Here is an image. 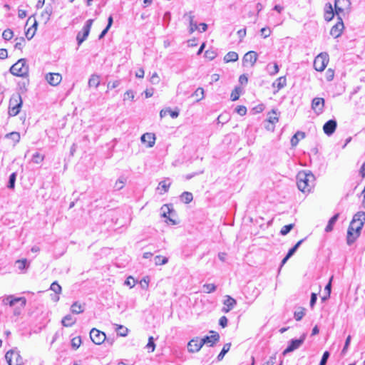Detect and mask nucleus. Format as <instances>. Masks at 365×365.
<instances>
[{"label":"nucleus","instance_id":"obj_1","mask_svg":"<svg viewBox=\"0 0 365 365\" xmlns=\"http://www.w3.org/2000/svg\"><path fill=\"white\" fill-rule=\"evenodd\" d=\"M297 180L298 189L302 192H309L314 186L315 177L311 172H299Z\"/></svg>","mask_w":365,"mask_h":365},{"label":"nucleus","instance_id":"obj_2","mask_svg":"<svg viewBox=\"0 0 365 365\" xmlns=\"http://www.w3.org/2000/svg\"><path fill=\"white\" fill-rule=\"evenodd\" d=\"M10 72L14 76L19 77H25L29 73V66L26 65V60L25 58L19 59L10 68Z\"/></svg>","mask_w":365,"mask_h":365},{"label":"nucleus","instance_id":"obj_3","mask_svg":"<svg viewBox=\"0 0 365 365\" xmlns=\"http://www.w3.org/2000/svg\"><path fill=\"white\" fill-rule=\"evenodd\" d=\"M365 222V212L361 211L356 213L350 222V230H355L356 237L360 235V232Z\"/></svg>","mask_w":365,"mask_h":365},{"label":"nucleus","instance_id":"obj_4","mask_svg":"<svg viewBox=\"0 0 365 365\" xmlns=\"http://www.w3.org/2000/svg\"><path fill=\"white\" fill-rule=\"evenodd\" d=\"M22 106L21 96L19 93L12 95L9 100V114L11 116H16L20 112Z\"/></svg>","mask_w":365,"mask_h":365},{"label":"nucleus","instance_id":"obj_5","mask_svg":"<svg viewBox=\"0 0 365 365\" xmlns=\"http://www.w3.org/2000/svg\"><path fill=\"white\" fill-rule=\"evenodd\" d=\"M5 358L9 365H22L24 364L23 358L16 349L8 351Z\"/></svg>","mask_w":365,"mask_h":365},{"label":"nucleus","instance_id":"obj_6","mask_svg":"<svg viewBox=\"0 0 365 365\" xmlns=\"http://www.w3.org/2000/svg\"><path fill=\"white\" fill-rule=\"evenodd\" d=\"M329 55L327 53H319L314 61V67L317 71H323L329 63Z\"/></svg>","mask_w":365,"mask_h":365},{"label":"nucleus","instance_id":"obj_7","mask_svg":"<svg viewBox=\"0 0 365 365\" xmlns=\"http://www.w3.org/2000/svg\"><path fill=\"white\" fill-rule=\"evenodd\" d=\"M93 22V19L87 20L82 30L78 33L76 40L78 46H80L88 36Z\"/></svg>","mask_w":365,"mask_h":365},{"label":"nucleus","instance_id":"obj_8","mask_svg":"<svg viewBox=\"0 0 365 365\" xmlns=\"http://www.w3.org/2000/svg\"><path fill=\"white\" fill-rule=\"evenodd\" d=\"M306 339V334H303L299 339H292L287 347L284 350L283 355H286L287 354L294 351V350L299 349L302 344L304 343Z\"/></svg>","mask_w":365,"mask_h":365},{"label":"nucleus","instance_id":"obj_9","mask_svg":"<svg viewBox=\"0 0 365 365\" xmlns=\"http://www.w3.org/2000/svg\"><path fill=\"white\" fill-rule=\"evenodd\" d=\"M351 7L350 0H335L334 9L337 17L341 16V14L345 11H349Z\"/></svg>","mask_w":365,"mask_h":365},{"label":"nucleus","instance_id":"obj_10","mask_svg":"<svg viewBox=\"0 0 365 365\" xmlns=\"http://www.w3.org/2000/svg\"><path fill=\"white\" fill-rule=\"evenodd\" d=\"M90 338L94 344L100 345L105 342L106 336L104 332L93 328L90 331Z\"/></svg>","mask_w":365,"mask_h":365},{"label":"nucleus","instance_id":"obj_11","mask_svg":"<svg viewBox=\"0 0 365 365\" xmlns=\"http://www.w3.org/2000/svg\"><path fill=\"white\" fill-rule=\"evenodd\" d=\"M337 23L332 26L330 31V34L334 38H338L341 35L342 31L344 29V23L341 16L337 17Z\"/></svg>","mask_w":365,"mask_h":365},{"label":"nucleus","instance_id":"obj_12","mask_svg":"<svg viewBox=\"0 0 365 365\" xmlns=\"http://www.w3.org/2000/svg\"><path fill=\"white\" fill-rule=\"evenodd\" d=\"M212 334L211 336H205L204 338L200 339L202 346L204 344H209L210 346H213L220 340V335L217 332L210 331Z\"/></svg>","mask_w":365,"mask_h":365},{"label":"nucleus","instance_id":"obj_13","mask_svg":"<svg viewBox=\"0 0 365 365\" xmlns=\"http://www.w3.org/2000/svg\"><path fill=\"white\" fill-rule=\"evenodd\" d=\"M324 99L323 98H314L312 101V108L317 114H321L324 110Z\"/></svg>","mask_w":365,"mask_h":365},{"label":"nucleus","instance_id":"obj_14","mask_svg":"<svg viewBox=\"0 0 365 365\" xmlns=\"http://www.w3.org/2000/svg\"><path fill=\"white\" fill-rule=\"evenodd\" d=\"M202 347V342L198 337L191 339L187 344V350L190 353L197 352Z\"/></svg>","mask_w":365,"mask_h":365},{"label":"nucleus","instance_id":"obj_15","mask_svg":"<svg viewBox=\"0 0 365 365\" xmlns=\"http://www.w3.org/2000/svg\"><path fill=\"white\" fill-rule=\"evenodd\" d=\"M225 298L226 299L223 302L224 307L222 309V312L224 313H228L235 307L237 304V302L234 298L229 295H226Z\"/></svg>","mask_w":365,"mask_h":365},{"label":"nucleus","instance_id":"obj_16","mask_svg":"<svg viewBox=\"0 0 365 365\" xmlns=\"http://www.w3.org/2000/svg\"><path fill=\"white\" fill-rule=\"evenodd\" d=\"M336 126V121L335 120L331 119L324 123L323 126V130L326 135L329 136L334 133Z\"/></svg>","mask_w":365,"mask_h":365},{"label":"nucleus","instance_id":"obj_17","mask_svg":"<svg viewBox=\"0 0 365 365\" xmlns=\"http://www.w3.org/2000/svg\"><path fill=\"white\" fill-rule=\"evenodd\" d=\"M46 79L50 85L56 86L61 83L62 77L58 73H49L46 74Z\"/></svg>","mask_w":365,"mask_h":365},{"label":"nucleus","instance_id":"obj_18","mask_svg":"<svg viewBox=\"0 0 365 365\" xmlns=\"http://www.w3.org/2000/svg\"><path fill=\"white\" fill-rule=\"evenodd\" d=\"M141 141L147 143V148H152L155 143V135L150 133H146L141 136Z\"/></svg>","mask_w":365,"mask_h":365},{"label":"nucleus","instance_id":"obj_19","mask_svg":"<svg viewBox=\"0 0 365 365\" xmlns=\"http://www.w3.org/2000/svg\"><path fill=\"white\" fill-rule=\"evenodd\" d=\"M257 52L253 51H248L243 57V63H250L251 66H253L257 60Z\"/></svg>","mask_w":365,"mask_h":365},{"label":"nucleus","instance_id":"obj_20","mask_svg":"<svg viewBox=\"0 0 365 365\" xmlns=\"http://www.w3.org/2000/svg\"><path fill=\"white\" fill-rule=\"evenodd\" d=\"M162 214L161 216L163 217L167 218L170 222H172L173 225H175L176 222L171 219L168 215H170L172 212H173V205H163L161 207Z\"/></svg>","mask_w":365,"mask_h":365},{"label":"nucleus","instance_id":"obj_21","mask_svg":"<svg viewBox=\"0 0 365 365\" xmlns=\"http://www.w3.org/2000/svg\"><path fill=\"white\" fill-rule=\"evenodd\" d=\"M334 16V12L331 3H327L324 8V19L327 21H330Z\"/></svg>","mask_w":365,"mask_h":365},{"label":"nucleus","instance_id":"obj_22","mask_svg":"<svg viewBox=\"0 0 365 365\" xmlns=\"http://www.w3.org/2000/svg\"><path fill=\"white\" fill-rule=\"evenodd\" d=\"M287 85V79L285 76H281L275 80L272 83V87H277V90L274 93L278 92L280 89L283 88Z\"/></svg>","mask_w":365,"mask_h":365},{"label":"nucleus","instance_id":"obj_23","mask_svg":"<svg viewBox=\"0 0 365 365\" xmlns=\"http://www.w3.org/2000/svg\"><path fill=\"white\" fill-rule=\"evenodd\" d=\"M76 322V319L73 318L71 314L66 315L61 320V324L63 327H71Z\"/></svg>","mask_w":365,"mask_h":365},{"label":"nucleus","instance_id":"obj_24","mask_svg":"<svg viewBox=\"0 0 365 365\" xmlns=\"http://www.w3.org/2000/svg\"><path fill=\"white\" fill-rule=\"evenodd\" d=\"M359 237L356 235L355 230H350V225L347 230L346 242L349 245L353 244Z\"/></svg>","mask_w":365,"mask_h":365},{"label":"nucleus","instance_id":"obj_25","mask_svg":"<svg viewBox=\"0 0 365 365\" xmlns=\"http://www.w3.org/2000/svg\"><path fill=\"white\" fill-rule=\"evenodd\" d=\"M305 137L304 132L297 131L291 138L290 143L292 146H296L300 139H303Z\"/></svg>","mask_w":365,"mask_h":365},{"label":"nucleus","instance_id":"obj_26","mask_svg":"<svg viewBox=\"0 0 365 365\" xmlns=\"http://www.w3.org/2000/svg\"><path fill=\"white\" fill-rule=\"evenodd\" d=\"M185 16H187L190 21V33H193L195 30L197 29V25L196 22L194 21V15L192 11L186 14Z\"/></svg>","mask_w":365,"mask_h":365},{"label":"nucleus","instance_id":"obj_27","mask_svg":"<svg viewBox=\"0 0 365 365\" xmlns=\"http://www.w3.org/2000/svg\"><path fill=\"white\" fill-rule=\"evenodd\" d=\"M100 85V76L96 74H92L88 80V86L98 88Z\"/></svg>","mask_w":365,"mask_h":365},{"label":"nucleus","instance_id":"obj_28","mask_svg":"<svg viewBox=\"0 0 365 365\" xmlns=\"http://www.w3.org/2000/svg\"><path fill=\"white\" fill-rule=\"evenodd\" d=\"M279 120L277 110L272 109L271 112L268 113L267 122L270 124L274 125Z\"/></svg>","mask_w":365,"mask_h":365},{"label":"nucleus","instance_id":"obj_29","mask_svg":"<svg viewBox=\"0 0 365 365\" xmlns=\"http://www.w3.org/2000/svg\"><path fill=\"white\" fill-rule=\"evenodd\" d=\"M266 70L269 75L274 76L279 72V66L277 63H268L266 66Z\"/></svg>","mask_w":365,"mask_h":365},{"label":"nucleus","instance_id":"obj_30","mask_svg":"<svg viewBox=\"0 0 365 365\" xmlns=\"http://www.w3.org/2000/svg\"><path fill=\"white\" fill-rule=\"evenodd\" d=\"M339 216V213L335 214L331 219L329 220L327 225L325 227V232H329L333 230L334 225L338 220Z\"/></svg>","mask_w":365,"mask_h":365},{"label":"nucleus","instance_id":"obj_31","mask_svg":"<svg viewBox=\"0 0 365 365\" xmlns=\"http://www.w3.org/2000/svg\"><path fill=\"white\" fill-rule=\"evenodd\" d=\"M52 14V8L51 6H46L43 11L41 14V19L47 23L50 20V17Z\"/></svg>","mask_w":365,"mask_h":365},{"label":"nucleus","instance_id":"obj_32","mask_svg":"<svg viewBox=\"0 0 365 365\" xmlns=\"http://www.w3.org/2000/svg\"><path fill=\"white\" fill-rule=\"evenodd\" d=\"M238 59V54L235 51L228 52L224 57V61L227 63L235 62Z\"/></svg>","mask_w":365,"mask_h":365},{"label":"nucleus","instance_id":"obj_33","mask_svg":"<svg viewBox=\"0 0 365 365\" xmlns=\"http://www.w3.org/2000/svg\"><path fill=\"white\" fill-rule=\"evenodd\" d=\"M15 264L21 271L26 269L29 266V262L26 259H18L16 261Z\"/></svg>","mask_w":365,"mask_h":365},{"label":"nucleus","instance_id":"obj_34","mask_svg":"<svg viewBox=\"0 0 365 365\" xmlns=\"http://www.w3.org/2000/svg\"><path fill=\"white\" fill-rule=\"evenodd\" d=\"M193 199L192 194L190 192H184L180 195V200L182 202L188 204L190 203Z\"/></svg>","mask_w":365,"mask_h":365},{"label":"nucleus","instance_id":"obj_35","mask_svg":"<svg viewBox=\"0 0 365 365\" xmlns=\"http://www.w3.org/2000/svg\"><path fill=\"white\" fill-rule=\"evenodd\" d=\"M71 311L73 314H81L83 312L84 309L77 302H74L71 307Z\"/></svg>","mask_w":365,"mask_h":365},{"label":"nucleus","instance_id":"obj_36","mask_svg":"<svg viewBox=\"0 0 365 365\" xmlns=\"http://www.w3.org/2000/svg\"><path fill=\"white\" fill-rule=\"evenodd\" d=\"M230 346V343H227L223 346L222 349L217 357L218 361H221L224 358L225 355L229 351Z\"/></svg>","mask_w":365,"mask_h":365},{"label":"nucleus","instance_id":"obj_37","mask_svg":"<svg viewBox=\"0 0 365 365\" xmlns=\"http://www.w3.org/2000/svg\"><path fill=\"white\" fill-rule=\"evenodd\" d=\"M305 314V309L303 307H299L297 310L294 312V316L297 321H300Z\"/></svg>","mask_w":365,"mask_h":365},{"label":"nucleus","instance_id":"obj_38","mask_svg":"<svg viewBox=\"0 0 365 365\" xmlns=\"http://www.w3.org/2000/svg\"><path fill=\"white\" fill-rule=\"evenodd\" d=\"M154 262L155 265H163L168 263V259L165 257L158 255L155 257Z\"/></svg>","mask_w":365,"mask_h":365},{"label":"nucleus","instance_id":"obj_39","mask_svg":"<svg viewBox=\"0 0 365 365\" xmlns=\"http://www.w3.org/2000/svg\"><path fill=\"white\" fill-rule=\"evenodd\" d=\"M192 96L197 98L196 101H200L204 98V89L200 87L197 88Z\"/></svg>","mask_w":365,"mask_h":365},{"label":"nucleus","instance_id":"obj_40","mask_svg":"<svg viewBox=\"0 0 365 365\" xmlns=\"http://www.w3.org/2000/svg\"><path fill=\"white\" fill-rule=\"evenodd\" d=\"M202 288L204 292L210 294L214 292L216 290L217 287L214 284H205L202 286Z\"/></svg>","mask_w":365,"mask_h":365},{"label":"nucleus","instance_id":"obj_41","mask_svg":"<svg viewBox=\"0 0 365 365\" xmlns=\"http://www.w3.org/2000/svg\"><path fill=\"white\" fill-rule=\"evenodd\" d=\"M6 138L11 139L15 143H16L20 140V134L18 132H11L6 134Z\"/></svg>","mask_w":365,"mask_h":365},{"label":"nucleus","instance_id":"obj_42","mask_svg":"<svg viewBox=\"0 0 365 365\" xmlns=\"http://www.w3.org/2000/svg\"><path fill=\"white\" fill-rule=\"evenodd\" d=\"M241 89L239 87H236L231 93L230 98L232 101H235L239 99Z\"/></svg>","mask_w":365,"mask_h":365},{"label":"nucleus","instance_id":"obj_43","mask_svg":"<svg viewBox=\"0 0 365 365\" xmlns=\"http://www.w3.org/2000/svg\"><path fill=\"white\" fill-rule=\"evenodd\" d=\"M16 179V173H13L10 175L8 183V187L9 189H14L15 187V182Z\"/></svg>","mask_w":365,"mask_h":365},{"label":"nucleus","instance_id":"obj_44","mask_svg":"<svg viewBox=\"0 0 365 365\" xmlns=\"http://www.w3.org/2000/svg\"><path fill=\"white\" fill-rule=\"evenodd\" d=\"M14 33L10 29H7L3 31L2 37L4 40L9 41L13 38Z\"/></svg>","mask_w":365,"mask_h":365},{"label":"nucleus","instance_id":"obj_45","mask_svg":"<svg viewBox=\"0 0 365 365\" xmlns=\"http://www.w3.org/2000/svg\"><path fill=\"white\" fill-rule=\"evenodd\" d=\"M135 98V93L132 90H128L123 95V101H125L127 100H130L132 101H134Z\"/></svg>","mask_w":365,"mask_h":365},{"label":"nucleus","instance_id":"obj_46","mask_svg":"<svg viewBox=\"0 0 365 365\" xmlns=\"http://www.w3.org/2000/svg\"><path fill=\"white\" fill-rule=\"evenodd\" d=\"M333 279V276L331 277L328 284L325 286L324 291L327 293V297H324L322 298L323 300H326L328 297H330L331 290V281Z\"/></svg>","mask_w":365,"mask_h":365},{"label":"nucleus","instance_id":"obj_47","mask_svg":"<svg viewBox=\"0 0 365 365\" xmlns=\"http://www.w3.org/2000/svg\"><path fill=\"white\" fill-rule=\"evenodd\" d=\"M81 344V338L80 336L74 337L71 339V346L74 349H77Z\"/></svg>","mask_w":365,"mask_h":365},{"label":"nucleus","instance_id":"obj_48","mask_svg":"<svg viewBox=\"0 0 365 365\" xmlns=\"http://www.w3.org/2000/svg\"><path fill=\"white\" fill-rule=\"evenodd\" d=\"M125 183V179L124 178H120L115 183L114 187L117 190H121Z\"/></svg>","mask_w":365,"mask_h":365},{"label":"nucleus","instance_id":"obj_49","mask_svg":"<svg viewBox=\"0 0 365 365\" xmlns=\"http://www.w3.org/2000/svg\"><path fill=\"white\" fill-rule=\"evenodd\" d=\"M293 227H294L293 224L284 225L282 227V229L280 230V234L282 235H286L292 230Z\"/></svg>","mask_w":365,"mask_h":365},{"label":"nucleus","instance_id":"obj_50","mask_svg":"<svg viewBox=\"0 0 365 365\" xmlns=\"http://www.w3.org/2000/svg\"><path fill=\"white\" fill-rule=\"evenodd\" d=\"M118 334L120 336H126L128 334V329L122 325H119L117 329Z\"/></svg>","mask_w":365,"mask_h":365},{"label":"nucleus","instance_id":"obj_51","mask_svg":"<svg viewBox=\"0 0 365 365\" xmlns=\"http://www.w3.org/2000/svg\"><path fill=\"white\" fill-rule=\"evenodd\" d=\"M44 159V157L38 153H36L33 155L32 160L34 163L39 164Z\"/></svg>","mask_w":365,"mask_h":365},{"label":"nucleus","instance_id":"obj_52","mask_svg":"<svg viewBox=\"0 0 365 365\" xmlns=\"http://www.w3.org/2000/svg\"><path fill=\"white\" fill-rule=\"evenodd\" d=\"M50 289L56 294H60L61 292V287L56 282L51 284Z\"/></svg>","mask_w":365,"mask_h":365},{"label":"nucleus","instance_id":"obj_53","mask_svg":"<svg viewBox=\"0 0 365 365\" xmlns=\"http://www.w3.org/2000/svg\"><path fill=\"white\" fill-rule=\"evenodd\" d=\"M146 348L148 349H150V351H149V352H153L155 350V344L154 343V339L153 336H150L148 338V342L146 345Z\"/></svg>","mask_w":365,"mask_h":365},{"label":"nucleus","instance_id":"obj_54","mask_svg":"<svg viewBox=\"0 0 365 365\" xmlns=\"http://www.w3.org/2000/svg\"><path fill=\"white\" fill-rule=\"evenodd\" d=\"M16 41H17L14 45V48L16 49L21 50L24 47L25 39L24 37H21L20 38H16Z\"/></svg>","mask_w":365,"mask_h":365},{"label":"nucleus","instance_id":"obj_55","mask_svg":"<svg viewBox=\"0 0 365 365\" xmlns=\"http://www.w3.org/2000/svg\"><path fill=\"white\" fill-rule=\"evenodd\" d=\"M12 299L15 303L16 302H21V308L23 309L25 306H26V299L25 297H12Z\"/></svg>","mask_w":365,"mask_h":365},{"label":"nucleus","instance_id":"obj_56","mask_svg":"<svg viewBox=\"0 0 365 365\" xmlns=\"http://www.w3.org/2000/svg\"><path fill=\"white\" fill-rule=\"evenodd\" d=\"M260 33H261L262 36L264 38H267V37H269L270 36L272 31H271V29L269 28L264 27V28H262L260 30Z\"/></svg>","mask_w":365,"mask_h":365},{"label":"nucleus","instance_id":"obj_57","mask_svg":"<svg viewBox=\"0 0 365 365\" xmlns=\"http://www.w3.org/2000/svg\"><path fill=\"white\" fill-rule=\"evenodd\" d=\"M235 110L241 116H243V115H246V113H247V108L244 106H238L235 108Z\"/></svg>","mask_w":365,"mask_h":365},{"label":"nucleus","instance_id":"obj_58","mask_svg":"<svg viewBox=\"0 0 365 365\" xmlns=\"http://www.w3.org/2000/svg\"><path fill=\"white\" fill-rule=\"evenodd\" d=\"M329 356L330 354L328 351H324L320 361L319 365H326Z\"/></svg>","mask_w":365,"mask_h":365},{"label":"nucleus","instance_id":"obj_59","mask_svg":"<svg viewBox=\"0 0 365 365\" xmlns=\"http://www.w3.org/2000/svg\"><path fill=\"white\" fill-rule=\"evenodd\" d=\"M334 76V70H332L331 68H329L326 71V79L328 81H331L333 80Z\"/></svg>","mask_w":365,"mask_h":365},{"label":"nucleus","instance_id":"obj_60","mask_svg":"<svg viewBox=\"0 0 365 365\" xmlns=\"http://www.w3.org/2000/svg\"><path fill=\"white\" fill-rule=\"evenodd\" d=\"M351 339V336H350V335H349V336H347V338H346V341H345V344H344V348H343V349H342V351H341V353H342L343 354H346V351H347V349H348V347H349V344H350Z\"/></svg>","mask_w":365,"mask_h":365},{"label":"nucleus","instance_id":"obj_61","mask_svg":"<svg viewBox=\"0 0 365 365\" xmlns=\"http://www.w3.org/2000/svg\"><path fill=\"white\" fill-rule=\"evenodd\" d=\"M227 318L225 316H222L219 319V324L222 327L225 328L227 325Z\"/></svg>","mask_w":365,"mask_h":365},{"label":"nucleus","instance_id":"obj_62","mask_svg":"<svg viewBox=\"0 0 365 365\" xmlns=\"http://www.w3.org/2000/svg\"><path fill=\"white\" fill-rule=\"evenodd\" d=\"M205 56L206 58H209L210 60H212L215 58L216 53L212 51H206L205 53Z\"/></svg>","mask_w":365,"mask_h":365},{"label":"nucleus","instance_id":"obj_63","mask_svg":"<svg viewBox=\"0 0 365 365\" xmlns=\"http://www.w3.org/2000/svg\"><path fill=\"white\" fill-rule=\"evenodd\" d=\"M135 279L132 277H129L125 281V284L129 286L130 288L135 286Z\"/></svg>","mask_w":365,"mask_h":365},{"label":"nucleus","instance_id":"obj_64","mask_svg":"<svg viewBox=\"0 0 365 365\" xmlns=\"http://www.w3.org/2000/svg\"><path fill=\"white\" fill-rule=\"evenodd\" d=\"M13 295L8 296L4 299V304H9L10 307H13L15 304L12 299Z\"/></svg>","mask_w":365,"mask_h":365}]
</instances>
